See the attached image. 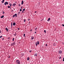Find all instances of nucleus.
<instances>
[{"mask_svg":"<svg viewBox=\"0 0 64 64\" xmlns=\"http://www.w3.org/2000/svg\"><path fill=\"white\" fill-rule=\"evenodd\" d=\"M16 64H20V62L18 60H17L16 61Z\"/></svg>","mask_w":64,"mask_h":64,"instance_id":"nucleus-1","label":"nucleus"},{"mask_svg":"<svg viewBox=\"0 0 64 64\" xmlns=\"http://www.w3.org/2000/svg\"><path fill=\"white\" fill-rule=\"evenodd\" d=\"M4 4L5 6H6V5H8V2H5V3Z\"/></svg>","mask_w":64,"mask_h":64,"instance_id":"nucleus-2","label":"nucleus"},{"mask_svg":"<svg viewBox=\"0 0 64 64\" xmlns=\"http://www.w3.org/2000/svg\"><path fill=\"white\" fill-rule=\"evenodd\" d=\"M62 51H58V52L59 53V54H62Z\"/></svg>","mask_w":64,"mask_h":64,"instance_id":"nucleus-3","label":"nucleus"},{"mask_svg":"<svg viewBox=\"0 0 64 64\" xmlns=\"http://www.w3.org/2000/svg\"><path fill=\"white\" fill-rule=\"evenodd\" d=\"M16 5V4L15 3H14L12 5V6H15V5Z\"/></svg>","mask_w":64,"mask_h":64,"instance_id":"nucleus-4","label":"nucleus"},{"mask_svg":"<svg viewBox=\"0 0 64 64\" xmlns=\"http://www.w3.org/2000/svg\"><path fill=\"white\" fill-rule=\"evenodd\" d=\"M16 14L14 15H13L12 18H14V17H15V16H16Z\"/></svg>","mask_w":64,"mask_h":64,"instance_id":"nucleus-5","label":"nucleus"},{"mask_svg":"<svg viewBox=\"0 0 64 64\" xmlns=\"http://www.w3.org/2000/svg\"><path fill=\"white\" fill-rule=\"evenodd\" d=\"M24 11H25V9H24L22 12V13H24Z\"/></svg>","mask_w":64,"mask_h":64,"instance_id":"nucleus-6","label":"nucleus"},{"mask_svg":"<svg viewBox=\"0 0 64 64\" xmlns=\"http://www.w3.org/2000/svg\"><path fill=\"white\" fill-rule=\"evenodd\" d=\"M36 43L38 45H39V42L37 41V42H36Z\"/></svg>","mask_w":64,"mask_h":64,"instance_id":"nucleus-7","label":"nucleus"},{"mask_svg":"<svg viewBox=\"0 0 64 64\" xmlns=\"http://www.w3.org/2000/svg\"><path fill=\"white\" fill-rule=\"evenodd\" d=\"M5 29L6 30V31H7V32H8V29L7 28H6Z\"/></svg>","mask_w":64,"mask_h":64,"instance_id":"nucleus-8","label":"nucleus"},{"mask_svg":"<svg viewBox=\"0 0 64 64\" xmlns=\"http://www.w3.org/2000/svg\"><path fill=\"white\" fill-rule=\"evenodd\" d=\"M23 3H24V2L23 1V0H22V2L21 4L23 5Z\"/></svg>","mask_w":64,"mask_h":64,"instance_id":"nucleus-9","label":"nucleus"},{"mask_svg":"<svg viewBox=\"0 0 64 64\" xmlns=\"http://www.w3.org/2000/svg\"><path fill=\"white\" fill-rule=\"evenodd\" d=\"M13 24V26H15V25H16V23H15V22H14Z\"/></svg>","mask_w":64,"mask_h":64,"instance_id":"nucleus-10","label":"nucleus"},{"mask_svg":"<svg viewBox=\"0 0 64 64\" xmlns=\"http://www.w3.org/2000/svg\"><path fill=\"white\" fill-rule=\"evenodd\" d=\"M4 17V15H3L2 16H1L0 18H3Z\"/></svg>","mask_w":64,"mask_h":64,"instance_id":"nucleus-11","label":"nucleus"},{"mask_svg":"<svg viewBox=\"0 0 64 64\" xmlns=\"http://www.w3.org/2000/svg\"><path fill=\"white\" fill-rule=\"evenodd\" d=\"M21 55L22 56H23L24 55V54H21Z\"/></svg>","mask_w":64,"mask_h":64,"instance_id":"nucleus-12","label":"nucleus"},{"mask_svg":"<svg viewBox=\"0 0 64 64\" xmlns=\"http://www.w3.org/2000/svg\"><path fill=\"white\" fill-rule=\"evenodd\" d=\"M4 0H3L2 2V3H4Z\"/></svg>","mask_w":64,"mask_h":64,"instance_id":"nucleus-13","label":"nucleus"},{"mask_svg":"<svg viewBox=\"0 0 64 64\" xmlns=\"http://www.w3.org/2000/svg\"><path fill=\"white\" fill-rule=\"evenodd\" d=\"M27 59L28 61H29V59H30L29 57H28L27 58Z\"/></svg>","mask_w":64,"mask_h":64,"instance_id":"nucleus-14","label":"nucleus"},{"mask_svg":"<svg viewBox=\"0 0 64 64\" xmlns=\"http://www.w3.org/2000/svg\"><path fill=\"white\" fill-rule=\"evenodd\" d=\"M50 20V18H49L48 19V20H47V21H49V20Z\"/></svg>","mask_w":64,"mask_h":64,"instance_id":"nucleus-15","label":"nucleus"},{"mask_svg":"<svg viewBox=\"0 0 64 64\" xmlns=\"http://www.w3.org/2000/svg\"><path fill=\"white\" fill-rule=\"evenodd\" d=\"M14 36H16V32H15V34H14Z\"/></svg>","mask_w":64,"mask_h":64,"instance_id":"nucleus-16","label":"nucleus"},{"mask_svg":"<svg viewBox=\"0 0 64 64\" xmlns=\"http://www.w3.org/2000/svg\"><path fill=\"white\" fill-rule=\"evenodd\" d=\"M37 53H36V54H34V56H37Z\"/></svg>","mask_w":64,"mask_h":64,"instance_id":"nucleus-17","label":"nucleus"},{"mask_svg":"<svg viewBox=\"0 0 64 64\" xmlns=\"http://www.w3.org/2000/svg\"><path fill=\"white\" fill-rule=\"evenodd\" d=\"M11 46H14V44H11Z\"/></svg>","mask_w":64,"mask_h":64,"instance_id":"nucleus-18","label":"nucleus"},{"mask_svg":"<svg viewBox=\"0 0 64 64\" xmlns=\"http://www.w3.org/2000/svg\"><path fill=\"white\" fill-rule=\"evenodd\" d=\"M34 37H33L31 39V40H33V39H34Z\"/></svg>","mask_w":64,"mask_h":64,"instance_id":"nucleus-19","label":"nucleus"},{"mask_svg":"<svg viewBox=\"0 0 64 64\" xmlns=\"http://www.w3.org/2000/svg\"><path fill=\"white\" fill-rule=\"evenodd\" d=\"M53 46H55V43H54V44H53Z\"/></svg>","mask_w":64,"mask_h":64,"instance_id":"nucleus-20","label":"nucleus"},{"mask_svg":"<svg viewBox=\"0 0 64 64\" xmlns=\"http://www.w3.org/2000/svg\"><path fill=\"white\" fill-rule=\"evenodd\" d=\"M38 44H36V43H35V45H36V46H37L38 45Z\"/></svg>","mask_w":64,"mask_h":64,"instance_id":"nucleus-21","label":"nucleus"},{"mask_svg":"<svg viewBox=\"0 0 64 64\" xmlns=\"http://www.w3.org/2000/svg\"><path fill=\"white\" fill-rule=\"evenodd\" d=\"M2 13H3V14H5V12L4 11H3L2 12Z\"/></svg>","mask_w":64,"mask_h":64,"instance_id":"nucleus-22","label":"nucleus"},{"mask_svg":"<svg viewBox=\"0 0 64 64\" xmlns=\"http://www.w3.org/2000/svg\"><path fill=\"white\" fill-rule=\"evenodd\" d=\"M24 22H26V20H24Z\"/></svg>","mask_w":64,"mask_h":64,"instance_id":"nucleus-23","label":"nucleus"},{"mask_svg":"<svg viewBox=\"0 0 64 64\" xmlns=\"http://www.w3.org/2000/svg\"><path fill=\"white\" fill-rule=\"evenodd\" d=\"M44 33H46V30H44Z\"/></svg>","mask_w":64,"mask_h":64,"instance_id":"nucleus-24","label":"nucleus"},{"mask_svg":"<svg viewBox=\"0 0 64 64\" xmlns=\"http://www.w3.org/2000/svg\"><path fill=\"white\" fill-rule=\"evenodd\" d=\"M15 42H14L13 43V44H14V45H15V44H15Z\"/></svg>","mask_w":64,"mask_h":64,"instance_id":"nucleus-25","label":"nucleus"},{"mask_svg":"<svg viewBox=\"0 0 64 64\" xmlns=\"http://www.w3.org/2000/svg\"><path fill=\"white\" fill-rule=\"evenodd\" d=\"M24 36L25 37V34H24Z\"/></svg>","mask_w":64,"mask_h":64,"instance_id":"nucleus-26","label":"nucleus"},{"mask_svg":"<svg viewBox=\"0 0 64 64\" xmlns=\"http://www.w3.org/2000/svg\"><path fill=\"white\" fill-rule=\"evenodd\" d=\"M11 25V28H12V22Z\"/></svg>","mask_w":64,"mask_h":64,"instance_id":"nucleus-27","label":"nucleus"},{"mask_svg":"<svg viewBox=\"0 0 64 64\" xmlns=\"http://www.w3.org/2000/svg\"><path fill=\"white\" fill-rule=\"evenodd\" d=\"M14 39H15V38H13V41H14Z\"/></svg>","mask_w":64,"mask_h":64,"instance_id":"nucleus-28","label":"nucleus"},{"mask_svg":"<svg viewBox=\"0 0 64 64\" xmlns=\"http://www.w3.org/2000/svg\"><path fill=\"white\" fill-rule=\"evenodd\" d=\"M21 4H18V6H20V5Z\"/></svg>","mask_w":64,"mask_h":64,"instance_id":"nucleus-29","label":"nucleus"},{"mask_svg":"<svg viewBox=\"0 0 64 64\" xmlns=\"http://www.w3.org/2000/svg\"><path fill=\"white\" fill-rule=\"evenodd\" d=\"M37 28H35V30H37Z\"/></svg>","mask_w":64,"mask_h":64,"instance_id":"nucleus-30","label":"nucleus"},{"mask_svg":"<svg viewBox=\"0 0 64 64\" xmlns=\"http://www.w3.org/2000/svg\"><path fill=\"white\" fill-rule=\"evenodd\" d=\"M16 17H17V14H16Z\"/></svg>","mask_w":64,"mask_h":64,"instance_id":"nucleus-31","label":"nucleus"},{"mask_svg":"<svg viewBox=\"0 0 64 64\" xmlns=\"http://www.w3.org/2000/svg\"><path fill=\"white\" fill-rule=\"evenodd\" d=\"M29 52H30V53H31V52H32V50H30L29 51Z\"/></svg>","mask_w":64,"mask_h":64,"instance_id":"nucleus-32","label":"nucleus"},{"mask_svg":"<svg viewBox=\"0 0 64 64\" xmlns=\"http://www.w3.org/2000/svg\"><path fill=\"white\" fill-rule=\"evenodd\" d=\"M61 56H60L59 59H61Z\"/></svg>","mask_w":64,"mask_h":64,"instance_id":"nucleus-33","label":"nucleus"},{"mask_svg":"<svg viewBox=\"0 0 64 64\" xmlns=\"http://www.w3.org/2000/svg\"><path fill=\"white\" fill-rule=\"evenodd\" d=\"M20 11H22V9H20Z\"/></svg>","mask_w":64,"mask_h":64,"instance_id":"nucleus-34","label":"nucleus"},{"mask_svg":"<svg viewBox=\"0 0 64 64\" xmlns=\"http://www.w3.org/2000/svg\"><path fill=\"white\" fill-rule=\"evenodd\" d=\"M63 59L62 60L63 61H64V58H63Z\"/></svg>","mask_w":64,"mask_h":64,"instance_id":"nucleus-35","label":"nucleus"},{"mask_svg":"<svg viewBox=\"0 0 64 64\" xmlns=\"http://www.w3.org/2000/svg\"><path fill=\"white\" fill-rule=\"evenodd\" d=\"M2 37V36H0V38H1Z\"/></svg>","mask_w":64,"mask_h":64,"instance_id":"nucleus-36","label":"nucleus"},{"mask_svg":"<svg viewBox=\"0 0 64 64\" xmlns=\"http://www.w3.org/2000/svg\"><path fill=\"white\" fill-rule=\"evenodd\" d=\"M10 5V7H11V6H12V4H11V5Z\"/></svg>","mask_w":64,"mask_h":64,"instance_id":"nucleus-37","label":"nucleus"},{"mask_svg":"<svg viewBox=\"0 0 64 64\" xmlns=\"http://www.w3.org/2000/svg\"><path fill=\"white\" fill-rule=\"evenodd\" d=\"M8 8H10V6H8Z\"/></svg>","mask_w":64,"mask_h":64,"instance_id":"nucleus-38","label":"nucleus"},{"mask_svg":"<svg viewBox=\"0 0 64 64\" xmlns=\"http://www.w3.org/2000/svg\"><path fill=\"white\" fill-rule=\"evenodd\" d=\"M46 46H47V44H46Z\"/></svg>","mask_w":64,"mask_h":64,"instance_id":"nucleus-39","label":"nucleus"},{"mask_svg":"<svg viewBox=\"0 0 64 64\" xmlns=\"http://www.w3.org/2000/svg\"><path fill=\"white\" fill-rule=\"evenodd\" d=\"M62 26L63 27H64V24H62Z\"/></svg>","mask_w":64,"mask_h":64,"instance_id":"nucleus-40","label":"nucleus"},{"mask_svg":"<svg viewBox=\"0 0 64 64\" xmlns=\"http://www.w3.org/2000/svg\"><path fill=\"white\" fill-rule=\"evenodd\" d=\"M18 30H20V29H19V28H18Z\"/></svg>","mask_w":64,"mask_h":64,"instance_id":"nucleus-41","label":"nucleus"},{"mask_svg":"<svg viewBox=\"0 0 64 64\" xmlns=\"http://www.w3.org/2000/svg\"><path fill=\"white\" fill-rule=\"evenodd\" d=\"M32 30L31 29V30H30V31L31 32V31H32Z\"/></svg>","mask_w":64,"mask_h":64,"instance_id":"nucleus-42","label":"nucleus"},{"mask_svg":"<svg viewBox=\"0 0 64 64\" xmlns=\"http://www.w3.org/2000/svg\"><path fill=\"white\" fill-rule=\"evenodd\" d=\"M30 19L28 20V21H29V20H30Z\"/></svg>","mask_w":64,"mask_h":64,"instance_id":"nucleus-43","label":"nucleus"},{"mask_svg":"<svg viewBox=\"0 0 64 64\" xmlns=\"http://www.w3.org/2000/svg\"><path fill=\"white\" fill-rule=\"evenodd\" d=\"M2 40H4V38H2Z\"/></svg>","mask_w":64,"mask_h":64,"instance_id":"nucleus-44","label":"nucleus"},{"mask_svg":"<svg viewBox=\"0 0 64 64\" xmlns=\"http://www.w3.org/2000/svg\"><path fill=\"white\" fill-rule=\"evenodd\" d=\"M10 9H11V7H10Z\"/></svg>","mask_w":64,"mask_h":64,"instance_id":"nucleus-45","label":"nucleus"},{"mask_svg":"<svg viewBox=\"0 0 64 64\" xmlns=\"http://www.w3.org/2000/svg\"><path fill=\"white\" fill-rule=\"evenodd\" d=\"M18 14H20V12H19L18 13Z\"/></svg>","mask_w":64,"mask_h":64,"instance_id":"nucleus-46","label":"nucleus"},{"mask_svg":"<svg viewBox=\"0 0 64 64\" xmlns=\"http://www.w3.org/2000/svg\"><path fill=\"white\" fill-rule=\"evenodd\" d=\"M21 9H22V6L21 7Z\"/></svg>","mask_w":64,"mask_h":64,"instance_id":"nucleus-47","label":"nucleus"},{"mask_svg":"<svg viewBox=\"0 0 64 64\" xmlns=\"http://www.w3.org/2000/svg\"><path fill=\"white\" fill-rule=\"evenodd\" d=\"M37 12V11L35 12V13H36Z\"/></svg>","mask_w":64,"mask_h":64,"instance_id":"nucleus-48","label":"nucleus"},{"mask_svg":"<svg viewBox=\"0 0 64 64\" xmlns=\"http://www.w3.org/2000/svg\"><path fill=\"white\" fill-rule=\"evenodd\" d=\"M9 4V5H11V4Z\"/></svg>","mask_w":64,"mask_h":64,"instance_id":"nucleus-49","label":"nucleus"},{"mask_svg":"<svg viewBox=\"0 0 64 64\" xmlns=\"http://www.w3.org/2000/svg\"><path fill=\"white\" fill-rule=\"evenodd\" d=\"M14 11V10H12V11Z\"/></svg>","mask_w":64,"mask_h":64,"instance_id":"nucleus-50","label":"nucleus"},{"mask_svg":"<svg viewBox=\"0 0 64 64\" xmlns=\"http://www.w3.org/2000/svg\"><path fill=\"white\" fill-rule=\"evenodd\" d=\"M32 38H33V36H31Z\"/></svg>","mask_w":64,"mask_h":64,"instance_id":"nucleus-51","label":"nucleus"},{"mask_svg":"<svg viewBox=\"0 0 64 64\" xmlns=\"http://www.w3.org/2000/svg\"><path fill=\"white\" fill-rule=\"evenodd\" d=\"M35 33H36V32H35Z\"/></svg>","mask_w":64,"mask_h":64,"instance_id":"nucleus-52","label":"nucleus"},{"mask_svg":"<svg viewBox=\"0 0 64 64\" xmlns=\"http://www.w3.org/2000/svg\"><path fill=\"white\" fill-rule=\"evenodd\" d=\"M15 3H17V2H16Z\"/></svg>","mask_w":64,"mask_h":64,"instance_id":"nucleus-53","label":"nucleus"},{"mask_svg":"<svg viewBox=\"0 0 64 64\" xmlns=\"http://www.w3.org/2000/svg\"><path fill=\"white\" fill-rule=\"evenodd\" d=\"M43 19H42V20H41V21H42V20H43Z\"/></svg>","mask_w":64,"mask_h":64,"instance_id":"nucleus-54","label":"nucleus"},{"mask_svg":"<svg viewBox=\"0 0 64 64\" xmlns=\"http://www.w3.org/2000/svg\"><path fill=\"white\" fill-rule=\"evenodd\" d=\"M0 33H1V32H0Z\"/></svg>","mask_w":64,"mask_h":64,"instance_id":"nucleus-55","label":"nucleus"},{"mask_svg":"<svg viewBox=\"0 0 64 64\" xmlns=\"http://www.w3.org/2000/svg\"><path fill=\"white\" fill-rule=\"evenodd\" d=\"M1 30H0V32H1Z\"/></svg>","mask_w":64,"mask_h":64,"instance_id":"nucleus-56","label":"nucleus"},{"mask_svg":"<svg viewBox=\"0 0 64 64\" xmlns=\"http://www.w3.org/2000/svg\"><path fill=\"white\" fill-rule=\"evenodd\" d=\"M30 23V22H29L28 24H29Z\"/></svg>","mask_w":64,"mask_h":64,"instance_id":"nucleus-57","label":"nucleus"},{"mask_svg":"<svg viewBox=\"0 0 64 64\" xmlns=\"http://www.w3.org/2000/svg\"><path fill=\"white\" fill-rule=\"evenodd\" d=\"M14 10H15V9H14Z\"/></svg>","mask_w":64,"mask_h":64,"instance_id":"nucleus-58","label":"nucleus"}]
</instances>
